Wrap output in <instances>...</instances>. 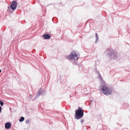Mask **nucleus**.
<instances>
[{"label": "nucleus", "instance_id": "nucleus-1", "mask_svg": "<svg viewBox=\"0 0 130 130\" xmlns=\"http://www.w3.org/2000/svg\"><path fill=\"white\" fill-rule=\"evenodd\" d=\"M95 72L97 73L98 78L100 80L102 84L100 86V88L102 90L104 94L106 95H110L112 92V90L109 88L105 86V82L103 79L101 75L97 69H95Z\"/></svg>", "mask_w": 130, "mask_h": 130}, {"label": "nucleus", "instance_id": "nucleus-2", "mask_svg": "<svg viewBox=\"0 0 130 130\" xmlns=\"http://www.w3.org/2000/svg\"><path fill=\"white\" fill-rule=\"evenodd\" d=\"M79 56L78 52L75 51H73L71 54L67 56V58L68 59L73 61L74 63L76 65L77 64V60Z\"/></svg>", "mask_w": 130, "mask_h": 130}, {"label": "nucleus", "instance_id": "nucleus-3", "mask_svg": "<svg viewBox=\"0 0 130 130\" xmlns=\"http://www.w3.org/2000/svg\"><path fill=\"white\" fill-rule=\"evenodd\" d=\"M75 118L77 119L81 118L84 115V110L82 108L79 107L78 109L76 111Z\"/></svg>", "mask_w": 130, "mask_h": 130}, {"label": "nucleus", "instance_id": "nucleus-4", "mask_svg": "<svg viewBox=\"0 0 130 130\" xmlns=\"http://www.w3.org/2000/svg\"><path fill=\"white\" fill-rule=\"evenodd\" d=\"M106 52L107 54L108 55V56L109 57H110L111 59H116L117 54L113 50L111 49H107Z\"/></svg>", "mask_w": 130, "mask_h": 130}, {"label": "nucleus", "instance_id": "nucleus-5", "mask_svg": "<svg viewBox=\"0 0 130 130\" xmlns=\"http://www.w3.org/2000/svg\"><path fill=\"white\" fill-rule=\"evenodd\" d=\"M17 2L16 1H12L11 3L10 7L11 9L13 10L16 8L17 6Z\"/></svg>", "mask_w": 130, "mask_h": 130}, {"label": "nucleus", "instance_id": "nucleus-6", "mask_svg": "<svg viewBox=\"0 0 130 130\" xmlns=\"http://www.w3.org/2000/svg\"><path fill=\"white\" fill-rule=\"evenodd\" d=\"M43 91V90L42 89H40L38 91V92L37 93V95H36L35 98H37L39 96L40 94H42Z\"/></svg>", "mask_w": 130, "mask_h": 130}, {"label": "nucleus", "instance_id": "nucleus-7", "mask_svg": "<svg viewBox=\"0 0 130 130\" xmlns=\"http://www.w3.org/2000/svg\"><path fill=\"white\" fill-rule=\"evenodd\" d=\"M11 124L9 122H7L5 124V127L6 129H9L11 126Z\"/></svg>", "mask_w": 130, "mask_h": 130}, {"label": "nucleus", "instance_id": "nucleus-8", "mask_svg": "<svg viewBox=\"0 0 130 130\" xmlns=\"http://www.w3.org/2000/svg\"><path fill=\"white\" fill-rule=\"evenodd\" d=\"M43 36V38L45 39H48L50 38V36L48 34H44Z\"/></svg>", "mask_w": 130, "mask_h": 130}, {"label": "nucleus", "instance_id": "nucleus-9", "mask_svg": "<svg viewBox=\"0 0 130 130\" xmlns=\"http://www.w3.org/2000/svg\"><path fill=\"white\" fill-rule=\"evenodd\" d=\"M96 34V40L95 41V43H96L98 41L99 39V36L98 35L97 33H95Z\"/></svg>", "mask_w": 130, "mask_h": 130}, {"label": "nucleus", "instance_id": "nucleus-10", "mask_svg": "<svg viewBox=\"0 0 130 130\" xmlns=\"http://www.w3.org/2000/svg\"><path fill=\"white\" fill-rule=\"evenodd\" d=\"M24 120V118L23 117H22L19 120V121L20 122H22Z\"/></svg>", "mask_w": 130, "mask_h": 130}, {"label": "nucleus", "instance_id": "nucleus-11", "mask_svg": "<svg viewBox=\"0 0 130 130\" xmlns=\"http://www.w3.org/2000/svg\"><path fill=\"white\" fill-rule=\"evenodd\" d=\"M10 6H8V9L7 10V11L8 12H10L11 11V9L10 8Z\"/></svg>", "mask_w": 130, "mask_h": 130}, {"label": "nucleus", "instance_id": "nucleus-12", "mask_svg": "<svg viewBox=\"0 0 130 130\" xmlns=\"http://www.w3.org/2000/svg\"><path fill=\"white\" fill-rule=\"evenodd\" d=\"M0 104L2 106L4 104V102L1 101H0Z\"/></svg>", "mask_w": 130, "mask_h": 130}, {"label": "nucleus", "instance_id": "nucleus-13", "mask_svg": "<svg viewBox=\"0 0 130 130\" xmlns=\"http://www.w3.org/2000/svg\"><path fill=\"white\" fill-rule=\"evenodd\" d=\"M29 121L28 120H26V121L25 123L27 124L29 123Z\"/></svg>", "mask_w": 130, "mask_h": 130}, {"label": "nucleus", "instance_id": "nucleus-14", "mask_svg": "<svg viewBox=\"0 0 130 130\" xmlns=\"http://www.w3.org/2000/svg\"><path fill=\"white\" fill-rule=\"evenodd\" d=\"M80 121H81V123H82L84 122V120H83L82 119Z\"/></svg>", "mask_w": 130, "mask_h": 130}, {"label": "nucleus", "instance_id": "nucleus-15", "mask_svg": "<svg viewBox=\"0 0 130 130\" xmlns=\"http://www.w3.org/2000/svg\"><path fill=\"white\" fill-rule=\"evenodd\" d=\"M2 110L1 107L0 106V113H1Z\"/></svg>", "mask_w": 130, "mask_h": 130}, {"label": "nucleus", "instance_id": "nucleus-16", "mask_svg": "<svg viewBox=\"0 0 130 130\" xmlns=\"http://www.w3.org/2000/svg\"><path fill=\"white\" fill-rule=\"evenodd\" d=\"M30 96H31V97H32V95H30Z\"/></svg>", "mask_w": 130, "mask_h": 130}, {"label": "nucleus", "instance_id": "nucleus-17", "mask_svg": "<svg viewBox=\"0 0 130 130\" xmlns=\"http://www.w3.org/2000/svg\"><path fill=\"white\" fill-rule=\"evenodd\" d=\"M1 72V70L0 69V73Z\"/></svg>", "mask_w": 130, "mask_h": 130}]
</instances>
